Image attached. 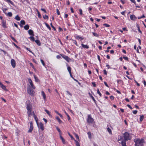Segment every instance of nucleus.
<instances>
[{"instance_id": "nucleus-1", "label": "nucleus", "mask_w": 146, "mask_h": 146, "mask_svg": "<svg viewBox=\"0 0 146 146\" xmlns=\"http://www.w3.org/2000/svg\"><path fill=\"white\" fill-rule=\"evenodd\" d=\"M26 108L27 110V114L28 116L29 117L31 115H32L33 112H32V108L30 102H29L27 104Z\"/></svg>"}, {"instance_id": "nucleus-2", "label": "nucleus", "mask_w": 146, "mask_h": 146, "mask_svg": "<svg viewBox=\"0 0 146 146\" xmlns=\"http://www.w3.org/2000/svg\"><path fill=\"white\" fill-rule=\"evenodd\" d=\"M124 140L125 141H127L130 140L131 139V135L127 132H125L123 134Z\"/></svg>"}, {"instance_id": "nucleus-3", "label": "nucleus", "mask_w": 146, "mask_h": 146, "mask_svg": "<svg viewBox=\"0 0 146 146\" xmlns=\"http://www.w3.org/2000/svg\"><path fill=\"white\" fill-rule=\"evenodd\" d=\"M134 141L135 143V146H137L138 145L144 142L143 139H134Z\"/></svg>"}, {"instance_id": "nucleus-4", "label": "nucleus", "mask_w": 146, "mask_h": 146, "mask_svg": "<svg viewBox=\"0 0 146 146\" xmlns=\"http://www.w3.org/2000/svg\"><path fill=\"white\" fill-rule=\"evenodd\" d=\"M94 121L93 119L91 117L90 115H88L87 122L89 123H92Z\"/></svg>"}, {"instance_id": "nucleus-5", "label": "nucleus", "mask_w": 146, "mask_h": 146, "mask_svg": "<svg viewBox=\"0 0 146 146\" xmlns=\"http://www.w3.org/2000/svg\"><path fill=\"white\" fill-rule=\"evenodd\" d=\"M61 56L63 58L65 59L67 61L69 62L71 60L70 58L68 57L67 56H66L64 55H61Z\"/></svg>"}, {"instance_id": "nucleus-6", "label": "nucleus", "mask_w": 146, "mask_h": 146, "mask_svg": "<svg viewBox=\"0 0 146 146\" xmlns=\"http://www.w3.org/2000/svg\"><path fill=\"white\" fill-rule=\"evenodd\" d=\"M27 90L28 93L31 96L33 95V89L31 88L30 87L29 88H28Z\"/></svg>"}, {"instance_id": "nucleus-7", "label": "nucleus", "mask_w": 146, "mask_h": 146, "mask_svg": "<svg viewBox=\"0 0 146 146\" xmlns=\"http://www.w3.org/2000/svg\"><path fill=\"white\" fill-rule=\"evenodd\" d=\"M37 124L38 127L39 128H40L43 131L44 130V125L42 123L40 122V123L39 124L38 122V124Z\"/></svg>"}, {"instance_id": "nucleus-8", "label": "nucleus", "mask_w": 146, "mask_h": 146, "mask_svg": "<svg viewBox=\"0 0 146 146\" xmlns=\"http://www.w3.org/2000/svg\"><path fill=\"white\" fill-rule=\"evenodd\" d=\"M11 63L13 68H14L16 66V62L13 59L11 60Z\"/></svg>"}, {"instance_id": "nucleus-9", "label": "nucleus", "mask_w": 146, "mask_h": 146, "mask_svg": "<svg viewBox=\"0 0 146 146\" xmlns=\"http://www.w3.org/2000/svg\"><path fill=\"white\" fill-rule=\"evenodd\" d=\"M28 81L29 82V83H30L31 86L33 88V89H35V87L34 86V85H33V82H32V81L31 80V79L30 78H29L28 79Z\"/></svg>"}, {"instance_id": "nucleus-10", "label": "nucleus", "mask_w": 146, "mask_h": 146, "mask_svg": "<svg viewBox=\"0 0 146 146\" xmlns=\"http://www.w3.org/2000/svg\"><path fill=\"white\" fill-rule=\"evenodd\" d=\"M32 115H33V117L35 120L36 124H38V119L37 118L34 112H33Z\"/></svg>"}, {"instance_id": "nucleus-11", "label": "nucleus", "mask_w": 146, "mask_h": 146, "mask_svg": "<svg viewBox=\"0 0 146 146\" xmlns=\"http://www.w3.org/2000/svg\"><path fill=\"white\" fill-rule=\"evenodd\" d=\"M2 25L4 28H6V21L4 20H3L2 21Z\"/></svg>"}, {"instance_id": "nucleus-12", "label": "nucleus", "mask_w": 146, "mask_h": 146, "mask_svg": "<svg viewBox=\"0 0 146 146\" xmlns=\"http://www.w3.org/2000/svg\"><path fill=\"white\" fill-rule=\"evenodd\" d=\"M0 86L3 90L5 91H7V90L6 88V87L1 82H0Z\"/></svg>"}, {"instance_id": "nucleus-13", "label": "nucleus", "mask_w": 146, "mask_h": 146, "mask_svg": "<svg viewBox=\"0 0 146 146\" xmlns=\"http://www.w3.org/2000/svg\"><path fill=\"white\" fill-rule=\"evenodd\" d=\"M28 33L31 35L33 36H34V35L33 31L31 29H30L28 31Z\"/></svg>"}, {"instance_id": "nucleus-14", "label": "nucleus", "mask_w": 146, "mask_h": 146, "mask_svg": "<svg viewBox=\"0 0 146 146\" xmlns=\"http://www.w3.org/2000/svg\"><path fill=\"white\" fill-rule=\"evenodd\" d=\"M131 19L132 20H135L137 19V17L134 15H131L130 16Z\"/></svg>"}, {"instance_id": "nucleus-15", "label": "nucleus", "mask_w": 146, "mask_h": 146, "mask_svg": "<svg viewBox=\"0 0 146 146\" xmlns=\"http://www.w3.org/2000/svg\"><path fill=\"white\" fill-rule=\"evenodd\" d=\"M21 24L20 25L21 27H23V26L22 25H25V22L24 20H22L20 21Z\"/></svg>"}, {"instance_id": "nucleus-16", "label": "nucleus", "mask_w": 146, "mask_h": 146, "mask_svg": "<svg viewBox=\"0 0 146 146\" xmlns=\"http://www.w3.org/2000/svg\"><path fill=\"white\" fill-rule=\"evenodd\" d=\"M60 139L62 140V142L64 144H66V142L65 139L61 135H60Z\"/></svg>"}, {"instance_id": "nucleus-17", "label": "nucleus", "mask_w": 146, "mask_h": 146, "mask_svg": "<svg viewBox=\"0 0 146 146\" xmlns=\"http://www.w3.org/2000/svg\"><path fill=\"white\" fill-rule=\"evenodd\" d=\"M82 46L84 48H85L86 49H88L89 48V47L87 45H84L83 44H81Z\"/></svg>"}, {"instance_id": "nucleus-18", "label": "nucleus", "mask_w": 146, "mask_h": 146, "mask_svg": "<svg viewBox=\"0 0 146 146\" xmlns=\"http://www.w3.org/2000/svg\"><path fill=\"white\" fill-rule=\"evenodd\" d=\"M35 41L38 46H40L41 45V43L39 40H35Z\"/></svg>"}, {"instance_id": "nucleus-19", "label": "nucleus", "mask_w": 146, "mask_h": 146, "mask_svg": "<svg viewBox=\"0 0 146 146\" xmlns=\"http://www.w3.org/2000/svg\"><path fill=\"white\" fill-rule=\"evenodd\" d=\"M33 127L32 126H30L29 129L28 131V133H31L33 129Z\"/></svg>"}, {"instance_id": "nucleus-20", "label": "nucleus", "mask_w": 146, "mask_h": 146, "mask_svg": "<svg viewBox=\"0 0 146 146\" xmlns=\"http://www.w3.org/2000/svg\"><path fill=\"white\" fill-rule=\"evenodd\" d=\"M67 69L69 73L70 74V75H71V68H70V67L69 66H68Z\"/></svg>"}, {"instance_id": "nucleus-21", "label": "nucleus", "mask_w": 146, "mask_h": 146, "mask_svg": "<svg viewBox=\"0 0 146 146\" xmlns=\"http://www.w3.org/2000/svg\"><path fill=\"white\" fill-rule=\"evenodd\" d=\"M42 95V96L44 100H45L46 99V95L44 92L43 91H42L41 92Z\"/></svg>"}, {"instance_id": "nucleus-22", "label": "nucleus", "mask_w": 146, "mask_h": 146, "mask_svg": "<svg viewBox=\"0 0 146 146\" xmlns=\"http://www.w3.org/2000/svg\"><path fill=\"white\" fill-rule=\"evenodd\" d=\"M34 77L35 79V82H39V80H38L37 77L35 75H34Z\"/></svg>"}, {"instance_id": "nucleus-23", "label": "nucleus", "mask_w": 146, "mask_h": 146, "mask_svg": "<svg viewBox=\"0 0 146 146\" xmlns=\"http://www.w3.org/2000/svg\"><path fill=\"white\" fill-rule=\"evenodd\" d=\"M126 141H125L124 140L122 141L121 142V144L122 146H126Z\"/></svg>"}, {"instance_id": "nucleus-24", "label": "nucleus", "mask_w": 146, "mask_h": 146, "mask_svg": "<svg viewBox=\"0 0 146 146\" xmlns=\"http://www.w3.org/2000/svg\"><path fill=\"white\" fill-rule=\"evenodd\" d=\"M44 111L46 112V113L49 115L50 117L51 116V114H50L49 111L45 109Z\"/></svg>"}, {"instance_id": "nucleus-25", "label": "nucleus", "mask_w": 146, "mask_h": 146, "mask_svg": "<svg viewBox=\"0 0 146 146\" xmlns=\"http://www.w3.org/2000/svg\"><path fill=\"white\" fill-rule=\"evenodd\" d=\"M29 26L28 25H27L24 27V28L25 30H27L29 28Z\"/></svg>"}, {"instance_id": "nucleus-26", "label": "nucleus", "mask_w": 146, "mask_h": 146, "mask_svg": "<svg viewBox=\"0 0 146 146\" xmlns=\"http://www.w3.org/2000/svg\"><path fill=\"white\" fill-rule=\"evenodd\" d=\"M56 119L58 120V121L59 123H60L62 122V121L59 118L58 116H57L56 117Z\"/></svg>"}, {"instance_id": "nucleus-27", "label": "nucleus", "mask_w": 146, "mask_h": 146, "mask_svg": "<svg viewBox=\"0 0 146 146\" xmlns=\"http://www.w3.org/2000/svg\"><path fill=\"white\" fill-rule=\"evenodd\" d=\"M6 15L9 17H11L12 15V14L11 12H10L8 13L7 14V13Z\"/></svg>"}, {"instance_id": "nucleus-28", "label": "nucleus", "mask_w": 146, "mask_h": 146, "mask_svg": "<svg viewBox=\"0 0 146 146\" xmlns=\"http://www.w3.org/2000/svg\"><path fill=\"white\" fill-rule=\"evenodd\" d=\"M29 38H30L31 40V41H35V38L34 37H33V36H31Z\"/></svg>"}, {"instance_id": "nucleus-29", "label": "nucleus", "mask_w": 146, "mask_h": 146, "mask_svg": "<svg viewBox=\"0 0 146 146\" xmlns=\"http://www.w3.org/2000/svg\"><path fill=\"white\" fill-rule=\"evenodd\" d=\"M6 1L8 3H10L12 5H14V4L11 1V0H6Z\"/></svg>"}, {"instance_id": "nucleus-30", "label": "nucleus", "mask_w": 146, "mask_h": 146, "mask_svg": "<svg viewBox=\"0 0 146 146\" xmlns=\"http://www.w3.org/2000/svg\"><path fill=\"white\" fill-rule=\"evenodd\" d=\"M56 128L57 130L58 131L59 133V134H61V132L59 128V127H56Z\"/></svg>"}, {"instance_id": "nucleus-31", "label": "nucleus", "mask_w": 146, "mask_h": 146, "mask_svg": "<svg viewBox=\"0 0 146 146\" xmlns=\"http://www.w3.org/2000/svg\"><path fill=\"white\" fill-rule=\"evenodd\" d=\"M136 26L137 28H138V31L141 33V34L142 33V32L140 30V29L139 27V26L138 24H137L136 25Z\"/></svg>"}, {"instance_id": "nucleus-32", "label": "nucleus", "mask_w": 146, "mask_h": 146, "mask_svg": "<svg viewBox=\"0 0 146 146\" xmlns=\"http://www.w3.org/2000/svg\"><path fill=\"white\" fill-rule=\"evenodd\" d=\"M144 118V116L143 115H140V121H142Z\"/></svg>"}, {"instance_id": "nucleus-33", "label": "nucleus", "mask_w": 146, "mask_h": 146, "mask_svg": "<svg viewBox=\"0 0 146 146\" xmlns=\"http://www.w3.org/2000/svg\"><path fill=\"white\" fill-rule=\"evenodd\" d=\"M15 19L17 21H19L20 20V18L18 15L16 16Z\"/></svg>"}, {"instance_id": "nucleus-34", "label": "nucleus", "mask_w": 146, "mask_h": 146, "mask_svg": "<svg viewBox=\"0 0 146 146\" xmlns=\"http://www.w3.org/2000/svg\"><path fill=\"white\" fill-rule=\"evenodd\" d=\"M74 141L76 142V146H80L79 143L77 141L74 140Z\"/></svg>"}, {"instance_id": "nucleus-35", "label": "nucleus", "mask_w": 146, "mask_h": 146, "mask_svg": "<svg viewBox=\"0 0 146 146\" xmlns=\"http://www.w3.org/2000/svg\"><path fill=\"white\" fill-rule=\"evenodd\" d=\"M92 34H93V35L94 36H96V37H98L99 36V35H98L97 33H94V32H92Z\"/></svg>"}, {"instance_id": "nucleus-36", "label": "nucleus", "mask_w": 146, "mask_h": 146, "mask_svg": "<svg viewBox=\"0 0 146 146\" xmlns=\"http://www.w3.org/2000/svg\"><path fill=\"white\" fill-rule=\"evenodd\" d=\"M107 129L108 131L109 132V133L110 134H111V129L109 128L108 127L107 128Z\"/></svg>"}, {"instance_id": "nucleus-37", "label": "nucleus", "mask_w": 146, "mask_h": 146, "mask_svg": "<svg viewBox=\"0 0 146 146\" xmlns=\"http://www.w3.org/2000/svg\"><path fill=\"white\" fill-rule=\"evenodd\" d=\"M45 24L46 27L50 30L51 29V28L50 27L49 25L46 23H45Z\"/></svg>"}, {"instance_id": "nucleus-38", "label": "nucleus", "mask_w": 146, "mask_h": 146, "mask_svg": "<svg viewBox=\"0 0 146 146\" xmlns=\"http://www.w3.org/2000/svg\"><path fill=\"white\" fill-rule=\"evenodd\" d=\"M65 113L66 115H67L68 117V120H69L70 119V117L69 115L65 111Z\"/></svg>"}, {"instance_id": "nucleus-39", "label": "nucleus", "mask_w": 146, "mask_h": 146, "mask_svg": "<svg viewBox=\"0 0 146 146\" xmlns=\"http://www.w3.org/2000/svg\"><path fill=\"white\" fill-rule=\"evenodd\" d=\"M50 25L51 27L54 29V30L55 31H56V28L52 25V23H51L50 24Z\"/></svg>"}, {"instance_id": "nucleus-40", "label": "nucleus", "mask_w": 146, "mask_h": 146, "mask_svg": "<svg viewBox=\"0 0 146 146\" xmlns=\"http://www.w3.org/2000/svg\"><path fill=\"white\" fill-rule=\"evenodd\" d=\"M91 98H92V99L94 101L95 103L96 104V100L94 99V98L92 96H91Z\"/></svg>"}, {"instance_id": "nucleus-41", "label": "nucleus", "mask_w": 146, "mask_h": 146, "mask_svg": "<svg viewBox=\"0 0 146 146\" xmlns=\"http://www.w3.org/2000/svg\"><path fill=\"white\" fill-rule=\"evenodd\" d=\"M87 134H88V137L90 139L91 138V133L90 132H88L87 133Z\"/></svg>"}, {"instance_id": "nucleus-42", "label": "nucleus", "mask_w": 146, "mask_h": 146, "mask_svg": "<svg viewBox=\"0 0 146 146\" xmlns=\"http://www.w3.org/2000/svg\"><path fill=\"white\" fill-rule=\"evenodd\" d=\"M26 48L27 50L29 51L30 52H31L33 54H34V53H33V52H32L31 51V49L30 48Z\"/></svg>"}, {"instance_id": "nucleus-43", "label": "nucleus", "mask_w": 146, "mask_h": 146, "mask_svg": "<svg viewBox=\"0 0 146 146\" xmlns=\"http://www.w3.org/2000/svg\"><path fill=\"white\" fill-rule=\"evenodd\" d=\"M40 60L41 62L42 63V65L44 66H45V63L44 62V61L43 60H42V59H40Z\"/></svg>"}, {"instance_id": "nucleus-44", "label": "nucleus", "mask_w": 146, "mask_h": 146, "mask_svg": "<svg viewBox=\"0 0 146 146\" xmlns=\"http://www.w3.org/2000/svg\"><path fill=\"white\" fill-rule=\"evenodd\" d=\"M31 66L32 68L35 70V68L34 66H33V64L32 63H30L29 64Z\"/></svg>"}, {"instance_id": "nucleus-45", "label": "nucleus", "mask_w": 146, "mask_h": 146, "mask_svg": "<svg viewBox=\"0 0 146 146\" xmlns=\"http://www.w3.org/2000/svg\"><path fill=\"white\" fill-rule=\"evenodd\" d=\"M76 38H79L81 40H82L83 39V38L79 36H76Z\"/></svg>"}, {"instance_id": "nucleus-46", "label": "nucleus", "mask_w": 146, "mask_h": 146, "mask_svg": "<svg viewBox=\"0 0 146 146\" xmlns=\"http://www.w3.org/2000/svg\"><path fill=\"white\" fill-rule=\"evenodd\" d=\"M37 12H38V17L39 18H41V16L40 13H39V12L38 11V10H37Z\"/></svg>"}, {"instance_id": "nucleus-47", "label": "nucleus", "mask_w": 146, "mask_h": 146, "mask_svg": "<svg viewBox=\"0 0 146 146\" xmlns=\"http://www.w3.org/2000/svg\"><path fill=\"white\" fill-rule=\"evenodd\" d=\"M97 92V93L99 94V95L100 96H102V95L100 93V92L99 89H98Z\"/></svg>"}, {"instance_id": "nucleus-48", "label": "nucleus", "mask_w": 146, "mask_h": 146, "mask_svg": "<svg viewBox=\"0 0 146 146\" xmlns=\"http://www.w3.org/2000/svg\"><path fill=\"white\" fill-rule=\"evenodd\" d=\"M103 25L106 27H109L110 26V25L106 23H104L103 24Z\"/></svg>"}, {"instance_id": "nucleus-49", "label": "nucleus", "mask_w": 146, "mask_h": 146, "mask_svg": "<svg viewBox=\"0 0 146 146\" xmlns=\"http://www.w3.org/2000/svg\"><path fill=\"white\" fill-rule=\"evenodd\" d=\"M68 135L70 136V137L71 139L72 140H73V139H74V140H75L74 139V138L71 135H70V133H68Z\"/></svg>"}, {"instance_id": "nucleus-50", "label": "nucleus", "mask_w": 146, "mask_h": 146, "mask_svg": "<svg viewBox=\"0 0 146 146\" xmlns=\"http://www.w3.org/2000/svg\"><path fill=\"white\" fill-rule=\"evenodd\" d=\"M43 18H44V19H48V16L46 15L45 16H43Z\"/></svg>"}, {"instance_id": "nucleus-51", "label": "nucleus", "mask_w": 146, "mask_h": 146, "mask_svg": "<svg viewBox=\"0 0 146 146\" xmlns=\"http://www.w3.org/2000/svg\"><path fill=\"white\" fill-rule=\"evenodd\" d=\"M79 11L80 12V15H82V9H79Z\"/></svg>"}, {"instance_id": "nucleus-52", "label": "nucleus", "mask_w": 146, "mask_h": 146, "mask_svg": "<svg viewBox=\"0 0 146 146\" xmlns=\"http://www.w3.org/2000/svg\"><path fill=\"white\" fill-rule=\"evenodd\" d=\"M7 10V8H5L3 10V12L5 14H7V13L5 12Z\"/></svg>"}, {"instance_id": "nucleus-53", "label": "nucleus", "mask_w": 146, "mask_h": 146, "mask_svg": "<svg viewBox=\"0 0 146 146\" xmlns=\"http://www.w3.org/2000/svg\"><path fill=\"white\" fill-rule=\"evenodd\" d=\"M56 13L58 15H60V12L58 9H56Z\"/></svg>"}, {"instance_id": "nucleus-54", "label": "nucleus", "mask_w": 146, "mask_h": 146, "mask_svg": "<svg viewBox=\"0 0 146 146\" xmlns=\"http://www.w3.org/2000/svg\"><path fill=\"white\" fill-rule=\"evenodd\" d=\"M137 110H134L133 111V113L134 114H137Z\"/></svg>"}, {"instance_id": "nucleus-55", "label": "nucleus", "mask_w": 146, "mask_h": 146, "mask_svg": "<svg viewBox=\"0 0 146 146\" xmlns=\"http://www.w3.org/2000/svg\"><path fill=\"white\" fill-rule=\"evenodd\" d=\"M11 39L13 40L15 42H17V41L13 37H11Z\"/></svg>"}, {"instance_id": "nucleus-56", "label": "nucleus", "mask_w": 146, "mask_h": 146, "mask_svg": "<svg viewBox=\"0 0 146 146\" xmlns=\"http://www.w3.org/2000/svg\"><path fill=\"white\" fill-rule=\"evenodd\" d=\"M123 58L125 60H126L127 61H128V58L127 57L123 56Z\"/></svg>"}, {"instance_id": "nucleus-57", "label": "nucleus", "mask_w": 146, "mask_h": 146, "mask_svg": "<svg viewBox=\"0 0 146 146\" xmlns=\"http://www.w3.org/2000/svg\"><path fill=\"white\" fill-rule=\"evenodd\" d=\"M104 84L106 86H107V87H109V86H108V84H107V82H104Z\"/></svg>"}, {"instance_id": "nucleus-58", "label": "nucleus", "mask_w": 146, "mask_h": 146, "mask_svg": "<svg viewBox=\"0 0 146 146\" xmlns=\"http://www.w3.org/2000/svg\"><path fill=\"white\" fill-rule=\"evenodd\" d=\"M132 3L136 4V2L135 0H130Z\"/></svg>"}, {"instance_id": "nucleus-59", "label": "nucleus", "mask_w": 146, "mask_h": 146, "mask_svg": "<svg viewBox=\"0 0 146 146\" xmlns=\"http://www.w3.org/2000/svg\"><path fill=\"white\" fill-rule=\"evenodd\" d=\"M127 106L128 107L131 109H132V107L130 105L127 104Z\"/></svg>"}, {"instance_id": "nucleus-60", "label": "nucleus", "mask_w": 146, "mask_h": 146, "mask_svg": "<svg viewBox=\"0 0 146 146\" xmlns=\"http://www.w3.org/2000/svg\"><path fill=\"white\" fill-rule=\"evenodd\" d=\"M92 84L94 87H95L96 86V84H95V82H92Z\"/></svg>"}, {"instance_id": "nucleus-61", "label": "nucleus", "mask_w": 146, "mask_h": 146, "mask_svg": "<svg viewBox=\"0 0 146 146\" xmlns=\"http://www.w3.org/2000/svg\"><path fill=\"white\" fill-rule=\"evenodd\" d=\"M43 119L45 123H47V120L46 119L44 118H43Z\"/></svg>"}, {"instance_id": "nucleus-62", "label": "nucleus", "mask_w": 146, "mask_h": 146, "mask_svg": "<svg viewBox=\"0 0 146 146\" xmlns=\"http://www.w3.org/2000/svg\"><path fill=\"white\" fill-rule=\"evenodd\" d=\"M104 74L105 75H107V72L106 71V70H104Z\"/></svg>"}, {"instance_id": "nucleus-63", "label": "nucleus", "mask_w": 146, "mask_h": 146, "mask_svg": "<svg viewBox=\"0 0 146 146\" xmlns=\"http://www.w3.org/2000/svg\"><path fill=\"white\" fill-rule=\"evenodd\" d=\"M75 137L76 138L79 140V137L77 134H76Z\"/></svg>"}, {"instance_id": "nucleus-64", "label": "nucleus", "mask_w": 146, "mask_h": 146, "mask_svg": "<svg viewBox=\"0 0 146 146\" xmlns=\"http://www.w3.org/2000/svg\"><path fill=\"white\" fill-rule=\"evenodd\" d=\"M14 45L17 48H20L18 46H17L15 44V43H14Z\"/></svg>"}]
</instances>
